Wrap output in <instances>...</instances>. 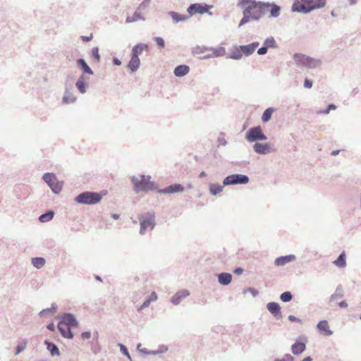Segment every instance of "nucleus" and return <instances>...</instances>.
I'll use <instances>...</instances> for the list:
<instances>
[{
  "mask_svg": "<svg viewBox=\"0 0 361 361\" xmlns=\"http://www.w3.org/2000/svg\"><path fill=\"white\" fill-rule=\"evenodd\" d=\"M259 1L256 0H239L238 5L243 8V18L239 23V27L245 25L251 20L259 21L261 16L255 13V10L259 13Z\"/></svg>",
  "mask_w": 361,
  "mask_h": 361,
  "instance_id": "f257e3e1",
  "label": "nucleus"
},
{
  "mask_svg": "<svg viewBox=\"0 0 361 361\" xmlns=\"http://www.w3.org/2000/svg\"><path fill=\"white\" fill-rule=\"evenodd\" d=\"M140 179L137 177L133 176L131 178L132 183L133 184L134 190L139 193L142 191L153 190L156 188V184L150 181V176L141 175Z\"/></svg>",
  "mask_w": 361,
  "mask_h": 361,
  "instance_id": "f03ea898",
  "label": "nucleus"
},
{
  "mask_svg": "<svg viewBox=\"0 0 361 361\" xmlns=\"http://www.w3.org/2000/svg\"><path fill=\"white\" fill-rule=\"evenodd\" d=\"M314 0H295L291 6V11L307 14L322 6L321 2H319V5H314Z\"/></svg>",
  "mask_w": 361,
  "mask_h": 361,
  "instance_id": "7ed1b4c3",
  "label": "nucleus"
},
{
  "mask_svg": "<svg viewBox=\"0 0 361 361\" xmlns=\"http://www.w3.org/2000/svg\"><path fill=\"white\" fill-rule=\"evenodd\" d=\"M102 199V195L97 192L85 191L75 197V201L82 204H95L99 203Z\"/></svg>",
  "mask_w": 361,
  "mask_h": 361,
  "instance_id": "20e7f679",
  "label": "nucleus"
},
{
  "mask_svg": "<svg viewBox=\"0 0 361 361\" xmlns=\"http://www.w3.org/2000/svg\"><path fill=\"white\" fill-rule=\"evenodd\" d=\"M140 228V233L144 235L147 229L153 230L155 227V215L154 213L147 212L139 217Z\"/></svg>",
  "mask_w": 361,
  "mask_h": 361,
  "instance_id": "39448f33",
  "label": "nucleus"
},
{
  "mask_svg": "<svg viewBox=\"0 0 361 361\" xmlns=\"http://www.w3.org/2000/svg\"><path fill=\"white\" fill-rule=\"evenodd\" d=\"M245 138L249 142H257L267 140V135L259 126L249 128L245 133Z\"/></svg>",
  "mask_w": 361,
  "mask_h": 361,
  "instance_id": "423d86ee",
  "label": "nucleus"
},
{
  "mask_svg": "<svg viewBox=\"0 0 361 361\" xmlns=\"http://www.w3.org/2000/svg\"><path fill=\"white\" fill-rule=\"evenodd\" d=\"M258 4L259 5V13L264 15L267 10L270 8L269 17L277 18L279 16L281 8L275 3L259 1Z\"/></svg>",
  "mask_w": 361,
  "mask_h": 361,
  "instance_id": "0eeeda50",
  "label": "nucleus"
},
{
  "mask_svg": "<svg viewBox=\"0 0 361 361\" xmlns=\"http://www.w3.org/2000/svg\"><path fill=\"white\" fill-rule=\"evenodd\" d=\"M212 7V6L208 5L207 4L195 3L191 4L188 7L187 12L189 13V18L197 13L204 14L209 13V15H212V13L209 12Z\"/></svg>",
  "mask_w": 361,
  "mask_h": 361,
  "instance_id": "6e6552de",
  "label": "nucleus"
},
{
  "mask_svg": "<svg viewBox=\"0 0 361 361\" xmlns=\"http://www.w3.org/2000/svg\"><path fill=\"white\" fill-rule=\"evenodd\" d=\"M250 180L247 175L235 173L227 176V185H245Z\"/></svg>",
  "mask_w": 361,
  "mask_h": 361,
  "instance_id": "1a4fd4ad",
  "label": "nucleus"
},
{
  "mask_svg": "<svg viewBox=\"0 0 361 361\" xmlns=\"http://www.w3.org/2000/svg\"><path fill=\"white\" fill-rule=\"evenodd\" d=\"M59 324L61 325H66L67 327H78L79 323L76 319L73 314L69 312H65L59 318Z\"/></svg>",
  "mask_w": 361,
  "mask_h": 361,
  "instance_id": "9d476101",
  "label": "nucleus"
},
{
  "mask_svg": "<svg viewBox=\"0 0 361 361\" xmlns=\"http://www.w3.org/2000/svg\"><path fill=\"white\" fill-rule=\"evenodd\" d=\"M199 50L209 51V53L200 56V59H209L222 56L226 54V49L224 47H209V48H198Z\"/></svg>",
  "mask_w": 361,
  "mask_h": 361,
  "instance_id": "9b49d317",
  "label": "nucleus"
},
{
  "mask_svg": "<svg viewBox=\"0 0 361 361\" xmlns=\"http://www.w3.org/2000/svg\"><path fill=\"white\" fill-rule=\"evenodd\" d=\"M267 308L275 319H279L282 317L281 308L278 302H270L267 303Z\"/></svg>",
  "mask_w": 361,
  "mask_h": 361,
  "instance_id": "f8f14e48",
  "label": "nucleus"
},
{
  "mask_svg": "<svg viewBox=\"0 0 361 361\" xmlns=\"http://www.w3.org/2000/svg\"><path fill=\"white\" fill-rule=\"evenodd\" d=\"M184 190V187L180 183H174L164 188L158 190V192L160 194H173L176 192H181Z\"/></svg>",
  "mask_w": 361,
  "mask_h": 361,
  "instance_id": "ddd939ff",
  "label": "nucleus"
},
{
  "mask_svg": "<svg viewBox=\"0 0 361 361\" xmlns=\"http://www.w3.org/2000/svg\"><path fill=\"white\" fill-rule=\"evenodd\" d=\"M310 56L301 53H295L293 60L295 64L300 68H307Z\"/></svg>",
  "mask_w": 361,
  "mask_h": 361,
  "instance_id": "4468645a",
  "label": "nucleus"
},
{
  "mask_svg": "<svg viewBox=\"0 0 361 361\" xmlns=\"http://www.w3.org/2000/svg\"><path fill=\"white\" fill-rule=\"evenodd\" d=\"M190 295V291L187 289H182L178 291L171 298V302L174 305H178L180 302Z\"/></svg>",
  "mask_w": 361,
  "mask_h": 361,
  "instance_id": "2eb2a0df",
  "label": "nucleus"
},
{
  "mask_svg": "<svg viewBox=\"0 0 361 361\" xmlns=\"http://www.w3.org/2000/svg\"><path fill=\"white\" fill-rule=\"evenodd\" d=\"M259 42H254L251 44H246V45H240L239 49L241 50L243 54H244L246 56L252 55L255 49L259 47Z\"/></svg>",
  "mask_w": 361,
  "mask_h": 361,
  "instance_id": "dca6fc26",
  "label": "nucleus"
},
{
  "mask_svg": "<svg viewBox=\"0 0 361 361\" xmlns=\"http://www.w3.org/2000/svg\"><path fill=\"white\" fill-rule=\"evenodd\" d=\"M317 329L326 336H329L333 334V331L330 329L329 323L326 320L319 321L317 324Z\"/></svg>",
  "mask_w": 361,
  "mask_h": 361,
  "instance_id": "f3484780",
  "label": "nucleus"
},
{
  "mask_svg": "<svg viewBox=\"0 0 361 361\" xmlns=\"http://www.w3.org/2000/svg\"><path fill=\"white\" fill-rule=\"evenodd\" d=\"M254 151L259 154H267L271 152L269 143L255 142L253 145Z\"/></svg>",
  "mask_w": 361,
  "mask_h": 361,
  "instance_id": "a211bd4d",
  "label": "nucleus"
},
{
  "mask_svg": "<svg viewBox=\"0 0 361 361\" xmlns=\"http://www.w3.org/2000/svg\"><path fill=\"white\" fill-rule=\"evenodd\" d=\"M295 259L296 257L294 255H288L276 258L274 263L276 266L281 267L284 266L289 262H293Z\"/></svg>",
  "mask_w": 361,
  "mask_h": 361,
  "instance_id": "6ab92c4d",
  "label": "nucleus"
},
{
  "mask_svg": "<svg viewBox=\"0 0 361 361\" xmlns=\"http://www.w3.org/2000/svg\"><path fill=\"white\" fill-rule=\"evenodd\" d=\"M78 67L82 71L84 74L93 75L94 72L88 66L85 60L82 58L78 59L76 61Z\"/></svg>",
  "mask_w": 361,
  "mask_h": 361,
  "instance_id": "aec40b11",
  "label": "nucleus"
},
{
  "mask_svg": "<svg viewBox=\"0 0 361 361\" xmlns=\"http://www.w3.org/2000/svg\"><path fill=\"white\" fill-rule=\"evenodd\" d=\"M57 328L63 338L68 339H72L73 338L74 334L70 327H65L61 325V324H58Z\"/></svg>",
  "mask_w": 361,
  "mask_h": 361,
  "instance_id": "412c9836",
  "label": "nucleus"
},
{
  "mask_svg": "<svg viewBox=\"0 0 361 361\" xmlns=\"http://www.w3.org/2000/svg\"><path fill=\"white\" fill-rule=\"evenodd\" d=\"M190 71L188 66L182 64L177 66L173 71V73L176 77H183L186 75Z\"/></svg>",
  "mask_w": 361,
  "mask_h": 361,
  "instance_id": "4be33fe9",
  "label": "nucleus"
},
{
  "mask_svg": "<svg viewBox=\"0 0 361 361\" xmlns=\"http://www.w3.org/2000/svg\"><path fill=\"white\" fill-rule=\"evenodd\" d=\"M140 66V60L139 56H134L131 55V58L128 64V68L130 70L132 73L137 71Z\"/></svg>",
  "mask_w": 361,
  "mask_h": 361,
  "instance_id": "5701e85b",
  "label": "nucleus"
},
{
  "mask_svg": "<svg viewBox=\"0 0 361 361\" xmlns=\"http://www.w3.org/2000/svg\"><path fill=\"white\" fill-rule=\"evenodd\" d=\"M306 349V345L305 343L302 342H295L291 346L292 353L295 355H299L302 353Z\"/></svg>",
  "mask_w": 361,
  "mask_h": 361,
  "instance_id": "b1692460",
  "label": "nucleus"
},
{
  "mask_svg": "<svg viewBox=\"0 0 361 361\" xmlns=\"http://www.w3.org/2000/svg\"><path fill=\"white\" fill-rule=\"evenodd\" d=\"M169 15L171 17L174 23L183 22L189 18V16L180 14L175 11H169Z\"/></svg>",
  "mask_w": 361,
  "mask_h": 361,
  "instance_id": "393cba45",
  "label": "nucleus"
},
{
  "mask_svg": "<svg viewBox=\"0 0 361 361\" xmlns=\"http://www.w3.org/2000/svg\"><path fill=\"white\" fill-rule=\"evenodd\" d=\"M44 345H46L47 349L49 351L51 356L60 355L59 349L55 343L50 342L48 340H45Z\"/></svg>",
  "mask_w": 361,
  "mask_h": 361,
  "instance_id": "a878e982",
  "label": "nucleus"
},
{
  "mask_svg": "<svg viewBox=\"0 0 361 361\" xmlns=\"http://www.w3.org/2000/svg\"><path fill=\"white\" fill-rule=\"evenodd\" d=\"M148 49V45L143 43H139L135 45L132 49L131 55L134 56H139L140 54H142V52L144 50H146Z\"/></svg>",
  "mask_w": 361,
  "mask_h": 361,
  "instance_id": "bb28decb",
  "label": "nucleus"
},
{
  "mask_svg": "<svg viewBox=\"0 0 361 361\" xmlns=\"http://www.w3.org/2000/svg\"><path fill=\"white\" fill-rule=\"evenodd\" d=\"M75 86L80 93L84 94L86 92L87 84L85 82V76L83 75L78 78Z\"/></svg>",
  "mask_w": 361,
  "mask_h": 361,
  "instance_id": "cd10ccee",
  "label": "nucleus"
},
{
  "mask_svg": "<svg viewBox=\"0 0 361 361\" xmlns=\"http://www.w3.org/2000/svg\"><path fill=\"white\" fill-rule=\"evenodd\" d=\"M322 65V61L319 59H315L310 56L307 68L315 69L321 67Z\"/></svg>",
  "mask_w": 361,
  "mask_h": 361,
  "instance_id": "c85d7f7f",
  "label": "nucleus"
},
{
  "mask_svg": "<svg viewBox=\"0 0 361 361\" xmlns=\"http://www.w3.org/2000/svg\"><path fill=\"white\" fill-rule=\"evenodd\" d=\"M54 216V212L53 210H47L44 214L39 216V221L41 223H45L51 221Z\"/></svg>",
  "mask_w": 361,
  "mask_h": 361,
  "instance_id": "c756f323",
  "label": "nucleus"
},
{
  "mask_svg": "<svg viewBox=\"0 0 361 361\" xmlns=\"http://www.w3.org/2000/svg\"><path fill=\"white\" fill-rule=\"evenodd\" d=\"M334 264L339 268H343L346 266L345 261V253L343 251L337 257V259L334 261Z\"/></svg>",
  "mask_w": 361,
  "mask_h": 361,
  "instance_id": "7c9ffc66",
  "label": "nucleus"
},
{
  "mask_svg": "<svg viewBox=\"0 0 361 361\" xmlns=\"http://www.w3.org/2000/svg\"><path fill=\"white\" fill-rule=\"evenodd\" d=\"M344 295L343 289L341 285L337 286L334 293H333L330 297V302H333L338 298H341Z\"/></svg>",
  "mask_w": 361,
  "mask_h": 361,
  "instance_id": "2f4dec72",
  "label": "nucleus"
},
{
  "mask_svg": "<svg viewBox=\"0 0 361 361\" xmlns=\"http://www.w3.org/2000/svg\"><path fill=\"white\" fill-rule=\"evenodd\" d=\"M275 109L274 107H269L264 110L262 116V121L263 123H267L271 118L272 114L274 112Z\"/></svg>",
  "mask_w": 361,
  "mask_h": 361,
  "instance_id": "473e14b6",
  "label": "nucleus"
},
{
  "mask_svg": "<svg viewBox=\"0 0 361 361\" xmlns=\"http://www.w3.org/2000/svg\"><path fill=\"white\" fill-rule=\"evenodd\" d=\"M46 263V260L44 257H35L32 258V264L34 267L37 269H41L44 266Z\"/></svg>",
  "mask_w": 361,
  "mask_h": 361,
  "instance_id": "72a5a7b5",
  "label": "nucleus"
},
{
  "mask_svg": "<svg viewBox=\"0 0 361 361\" xmlns=\"http://www.w3.org/2000/svg\"><path fill=\"white\" fill-rule=\"evenodd\" d=\"M139 10H136L132 16L127 17L126 22L127 23H134L139 20H145V18L141 15L140 12H138Z\"/></svg>",
  "mask_w": 361,
  "mask_h": 361,
  "instance_id": "f704fd0d",
  "label": "nucleus"
},
{
  "mask_svg": "<svg viewBox=\"0 0 361 361\" xmlns=\"http://www.w3.org/2000/svg\"><path fill=\"white\" fill-rule=\"evenodd\" d=\"M243 57V53L241 50L239 49V46L234 47L232 49H231V53L229 54V58L239 60Z\"/></svg>",
  "mask_w": 361,
  "mask_h": 361,
  "instance_id": "c9c22d12",
  "label": "nucleus"
},
{
  "mask_svg": "<svg viewBox=\"0 0 361 361\" xmlns=\"http://www.w3.org/2000/svg\"><path fill=\"white\" fill-rule=\"evenodd\" d=\"M63 181H59L58 180V179L56 178V180H55L50 186H49L51 190H52V192L55 194H59L61 190H62V188H63Z\"/></svg>",
  "mask_w": 361,
  "mask_h": 361,
  "instance_id": "e433bc0d",
  "label": "nucleus"
},
{
  "mask_svg": "<svg viewBox=\"0 0 361 361\" xmlns=\"http://www.w3.org/2000/svg\"><path fill=\"white\" fill-rule=\"evenodd\" d=\"M43 180L50 186L55 180H56V176L53 173H46L42 176Z\"/></svg>",
  "mask_w": 361,
  "mask_h": 361,
  "instance_id": "4c0bfd02",
  "label": "nucleus"
},
{
  "mask_svg": "<svg viewBox=\"0 0 361 361\" xmlns=\"http://www.w3.org/2000/svg\"><path fill=\"white\" fill-rule=\"evenodd\" d=\"M263 45L267 49H276L278 47L277 43L274 37H267L263 42Z\"/></svg>",
  "mask_w": 361,
  "mask_h": 361,
  "instance_id": "58836bf2",
  "label": "nucleus"
},
{
  "mask_svg": "<svg viewBox=\"0 0 361 361\" xmlns=\"http://www.w3.org/2000/svg\"><path fill=\"white\" fill-rule=\"evenodd\" d=\"M223 190V186L216 183L209 184V192L212 195H216Z\"/></svg>",
  "mask_w": 361,
  "mask_h": 361,
  "instance_id": "ea45409f",
  "label": "nucleus"
},
{
  "mask_svg": "<svg viewBox=\"0 0 361 361\" xmlns=\"http://www.w3.org/2000/svg\"><path fill=\"white\" fill-rule=\"evenodd\" d=\"M90 56L94 63H99L100 61L101 56L99 53V48L97 47L92 49Z\"/></svg>",
  "mask_w": 361,
  "mask_h": 361,
  "instance_id": "a19ab883",
  "label": "nucleus"
},
{
  "mask_svg": "<svg viewBox=\"0 0 361 361\" xmlns=\"http://www.w3.org/2000/svg\"><path fill=\"white\" fill-rule=\"evenodd\" d=\"M76 100V97L68 92V89L66 88L64 96L63 97V102L65 104L73 103Z\"/></svg>",
  "mask_w": 361,
  "mask_h": 361,
  "instance_id": "79ce46f5",
  "label": "nucleus"
},
{
  "mask_svg": "<svg viewBox=\"0 0 361 361\" xmlns=\"http://www.w3.org/2000/svg\"><path fill=\"white\" fill-rule=\"evenodd\" d=\"M280 299L284 302H288L293 299V295L290 291H285L280 295Z\"/></svg>",
  "mask_w": 361,
  "mask_h": 361,
  "instance_id": "37998d69",
  "label": "nucleus"
},
{
  "mask_svg": "<svg viewBox=\"0 0 361 361\" xmlns=\"http://www.w3.org/2000/svg\"><path fill=\"white\" fill-rule=\"evenodd\" d=\"M27 341L26 340H23V341L20 343H18L16 346V355H18L19 353H20L21 352H23L26 346H27Z\"/></svg>",
  "mask_w": 361,
  "mask_h": 361,
  "instance_id": "c03bdc74",
  "label": "nucleus"
},
{
  "mask_svg": "<svg viewBox=\"0 0 361 361\" xmlns=\"http://www.w3.org/2000/svg\"><path fill=\"white\" fill-rule=\"evenodd\" d=\"M118 345L120 348L121 352L124 355H126L128 360L132 361L130 355V353L128 352V350L127 347L126 345H124L123 344H122V343H118Z\"/></svg>",
  "mask_w": 361,
  "mask_h": 361,
  "instance_id": "a18cd8bd",
  "label": "nucleus"
},
{
  "mask_svg": "<svg viewBox=\"0 0 361 361\" xmlns=\"http://www.w3.org/2000/svg\"><path fill=\"white\" fill-rule=\"evenodd\" d=\"M153 40L157 43V45L159 49H163L165 47V42L162 37H154Z\"/></svg>",
  "mask_w": 361,
  "mask_h": 361,
  "instance_id": "49530a36",
  "label": "nucleus"
},
{
  "mask_svg": "<svg viewBox=\"0 0 361 361\" xmlns=\"http://www.w3.org/2000/svg\"><path fill=\"white\" fill-rule=\"evenodd\" d=\"M274 361H294V357L290 354H286L282 358H276Z\"/></svg>",
  "mask_w": 361,
  "mask_h": 361,
  "instance_id": "de8ad7c7",
  "label": "nucleus"
},
{
  "mask_svg": "<svg viewBox=\"0 0 361 361\" xmlns=\"http://www.w3.org/2000/svg\"><path fill=\"white\" fill-rule=\"evenodd\" d=\"M337 106L334 104H330L327 106V108L320 111V113L324 114H329L330 111L336 109Z\"/></svg>",
  "mask_w": 361,
  "mask_h": 361,
  "instance_id": "09e8293b",
  "label": "nucleus"
},
{
  "mask_svg": "<svg viewBox=\"0 0 361 361\" xmlns=\"http://www.w3.org/2000/svg\"><path fill=\"white\" fill-rule=\"evenodd\" d=\"M218 278H219V282L222 286H226V272H221V273H220V274L218 275Z\"/></svg>",
  "mask_w": 361,
  "mask_h": 361,
  "instance_id": "8fccbe9b",
  "label": "nucleus"
},
{
  "mask_svg": "<svg viewBox=\"0 0 361 361\" xmlns=\"http://www.w3.org/2000/svg\"><path fill=\"white\" fill-rule=\"evenodd\" d=\"M198 48H207L206 47H196L194 50H193V52L195 54H200V56H203L207 53H209V51H204V50H199L197 49Z\"/></svg>",
  "mask_w": 361,
  "mask_h": 361,
  "instance_id": "3c124183",
  "label": "nucleus"
},
{
  "mask_svg": "<svg viewBox=\"0 0 361 361\" xmlns=\"http://www.w3.org/2000/svg\"><path fill=\"white\" fill-rule=\"evenodd\" d=\"M151 0H143L137 7V10H142L148 7Z\"/></svg>",
  "mask_w": 361,
  "mask_h": 361,
  "instance_id": "603ef678",
  "label": "nucleus"
},
{
  "mask_svg": "<svg viewBox=\"0 0 361 361\" xmlns=\"http://www.w3.org/2000/svg\"><path fill=\"white\" fill-rule=\"evenodd\" d=\"M247 292H250L253 297H256L258 295L259 293L258 290L254 288H248L245 290H244L243 293H246Z\"/></svg>",
  "mask_w": 361,
  "mask_h": 361,
  "instance_id": "864d4df0",
  "label": "nucleus"
},
{
  "mask_svg": "<svg viewBox=\"0 0 361 361\" xmlns=\"http://www.w3.org/2000/svg\"><path fill=\"white\" fill-rule=\"evenodd\" d=\"M151 303V300L149 299H147L145 300L143 303L140 305V307H139V310H144L145 308L147 307L148 306H149Z\"/></svg>",
  "mask_w": 361,
  "mask_h": 361,
  "instance_id": "5fc2aeb1",
  "label": "nucleus"
},
{
  "mask_svg": "<svg viewBox=\"0 0 361 361\" xmlns=\"http://www.w3.org/2000/svg\"><path fill=\"white\" fill-rule=\"evenodd\" d=\"M267 51H268V49L266 47H264L263 44L260 48H259L257 49V54L259 55H264L267 53Z\"/></svg>",
  "mask_w": 361,
  "mask_h": 361,
  "instance_id": "6e6d98bb",
  "label": "nucleus"
},
{
  "mask_svg": "<svg viewBox=\"0 0 361 361\" xmlns=\"http://www.w3.org/2000/svg\"><path fill=\"white\" fill-rule=\"evenodd\" d=\"M312 85H313V82L311 80L308 79V78H305V80H304V87L305 88H311L312 87Z\"/></svg>",
  "mask_w": 361,
  "mask_h": 361,
  "instance_id": "4d7b16f0",
  "label": "nucleus"
},
{
  "mask_svg": "<svg viewBox=\"0 0 361 361\" xmlns=\"http://www.w3.org/2000/svg\"><path fill=\"white\" fill-rule=\"evenodd\" d=\"M218 142L219 145H226V139L224 138V133H221L219 137H218Z\"/></svg>",
  "mask_w": 361,
  "mask_h": 361,
  "instance_id": "13d9d810",
  "label": "nucleus"
},
{
  "mask_svg": "<svg viewBox=\"0 0 361 361\" xmlns=\"http://www.w3.org/2000/svg\"><path fill=\"white\" fill-rule=\"evenodd\" d=\"M81 337L83 340H87L91 337V332L89 331H84L81 334Z\"/></svg>",
  "mask_w": 361,
  "mask_h": 361,
  "instance_id": "bf43d9fd",
  "label": "nucleus"
},
{
  "mask_svg": "<svg viewBox=\"0 0 361 361\" xmlns=\"http://www.w3.org/2000/svg\"><path fill=\"white\" fill-rule=\"evenodd\" d=\"M319 2H321L322 6H319L318 8H322L326 4V0H314V5H319Z\"/></svg>",
  "mask_w": 361,
  "mask_h": 361,
  "instance_id": "052dcab7",
  "label": "nucleus"
},
{
  "mask_svg": "<svg viewBox=\"0 0 361 361\" xmlns=\"http://www.w3.org/2000/svg\"><path fill=\"white\" fill-rule=\"evenodd\" d=\"M80 37L83 42H87L92 39V34H91L90 36H81Z\"/></svg>",
  "mask_w": 361,
  "mask_h": 361,
  "instance_id": "680f3d73",
  "label": "nucleus"
},
{
  "mask_svg": "<svg viewBox=\"0 0 361 361\" xmlns=\"http://www.w3.org/2000/svg\"><path fill=\"white\" fill-rule=\"evenodd\" d=\"M288 319L290 322H301V320L299 318H298L293 315H289Z\"/></svg>",
  "mask_w": 361,
  "mask_h": 361,
  "instance_id": "e2e57ef3",
  "label": "nucleus"
},
{
  "mask_svg": "<svg viewBox=\"0 0 361 361\" xmlns=\"http://www.w3.org/2000/svg\"><path fill=\"white\" fill-rule=\"evenodd\" d=\"M49 312H52V311L51 310V309L49 307V308H46V309H44L42 310L40 312H39V315L41 316H44L46 314L49 313Z\"/></svg>",
  "mask_w": 361,
  "mask_h": 361,
  "instance_id": "0e129e2a",
  "label": "nucleus"
},
{
  "mask_svg": "<svg viewBox=\"0 0 361 361\" xmlns=\"http://www.w3.org/2000/svg\"><path fill=\"white\" fill-rule=\"evenodd\" d=\"M167 350H168V348L166 346L161 345L159 348V349L157 350L159 352V354H160V353H165L166 351H167Z\"/></svg>",
  "mask_w": 361,
  "mask_h": 361,
  "instance_id": "69168bd1",
  "label": "nucleus"
},
{
  "mask_svg": "<svg viewBox=\"0 0 361 361\" xmlns=\"http://www.w3.org/2000/svg\"><path fill=\"white\" fill-rule=\"evenodd\" d=\"M243 269L241 267H237L233 270V273L238 275L241 274L243 272Z\"/></svg>",
  "mask_w": 361,
  "mask_h": 361,
  "instance_id": "338daca9",
  "label": "nucleus"
},
{
  "mask_svg": "<svg viewBox=\"0 0 361 361\" xmlns=\"http://www.w3.org/2000/svg\"><path fill=\"white\" fill-rule=\"evenodd\" d=\"M47 328L51 331H55V325L53 322L48 324Z\"/></svg>",
  "mask_w": 361,
  "mask_h": 361,
  "instance_id": "774afa93",
  "label": "nucleus"
}]
</instances>
